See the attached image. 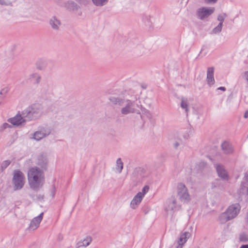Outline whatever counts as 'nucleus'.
I'll return each instance as SVG.
<instances>
[{
  "label": "nucleus",
  "instance_id": "f257e3e1",
  "mask_svg": "<svg viewBox=\"0 0 248 248\" xmlns=\"http://www.w3.org/2000/svg\"><path fill=\"white\" fill-rule=\"evenodd\" d=\"M109 100L113 104L121 107L120 112L122 116L135 113L140 114V106L135 100L120 97H111Z\"/></svg>",
  "mask_w": 248,
  "mask_h": 248
},
{
  "label": "nucleus",
  "instance_id": "f03ea898",
  "mask_svg": "<svg viewBox=\"0 0 248 248\" xmlns=\"http://www.w3.org/2000/svg\"><path fill=\"white\" fill-rule=\"evenodd\" d=\"M28 180L31 189L35 191L39 190L45 183L43 171L37 167L31 168L28 172Z\"/></svg>",
  "mask_w": 248,
  "mask_h": 248
},
{
  "label": "nucleus",
  "instance_id": "7ed1b4c3",
  "mask_svg": "<svg viewBox=\"0 0 248 248\" xmlns=\"http://www.w3.org/2000/svg\"><path fill=\"white\" fill-rule=\"evenodd\" d=\"M25 182L26 178L23 173L18 170H15L12 182L14 190H21L24 187Z\"/></svg>",
  "mask_w": 248,
  "mask_h": 248
},
{
  "label": "nucleus",
  "instance_id": "20e7f679",
  "mask_svg": "<svg viewBox=\"0 0 248 248\" xmlns=\"http://www.w3.org/2000/svg\"><path fill=\"white\" fill-rule=\"evenodd\" d=\"M42 109L40 106H34L22 111V115L28 120H33L38 118L42 114Z\"/></svg>",
  "mask_w": 248,
  "mask_h": 248
},
{
  "label": "nucleus",
  "instance_id": "39448f33",
  "mask_svg": "<svg viewBox=\"0 0 248 248\" xmlns=\"http://www.w3.org/2000/svg\"><path fill=\"white\" fill-rule=\"evenodd\" d=\"M177 195L179 200L182 202H186L190 201V196L188 189L185 185L182 183H179L177 184Z\"/></svg>",
  "mask_w": 248,
  "mask_h": 248
},
{
  "label": "nucleus",
  "instance_id": "423d86ee",
  "mask_svg": "<svg viewBox=\"0 0 248 248\" xmlns=\"http://www.w3.org/2000/svg\"><path fill=\"white\" fill-rule=\"evenodd\" d=\"M51 132V129L48 126H42L39 129L35 131L31 137L33 139L37 141H40L43 139L49 136Z\"/></svg>",
  "mask_w": 248,
  "mask_h": 248
},
{
  "label": "nucleus",
  "instance_id": "0eeeda50",
  "mask_svg": "<svg viewBox=\"0 0 248 248\" xmlns=\"http://www.w3.org/2000/svg\"><path fill=\"white\" fill-rule=\"evenodd\" d=\"M27 120L26 118L24 117L22 114H17L15 117L9 119L8 122L13 125L19 126L25 125Z\"/></svg>",
  "mask_w": 248,
  "mask_h": 248
},
{
  "label": "nucleus",
  "instance_id": "6e6552de",
  "mask_svg": "<svg viewBox=\"0 0 248 248\" xmlns=\"http://www.w3.org/2000/svg\"><path fill=\"white\" fill-rule=\"evenodd\" d=\"M176 199L174 197H171L166 202L165 210L167 214H172L176 208Z\"/></svg>",
  "mask_w": 248,
  "mask_h": 248
},
{
  "label": "nucleus",
  "instance_id": "1a4fd4ad",
  "mask_svg": "<svg viewBox=\"0 0 248 248\" xmlns=\"http://www.w3.org/2000/svg\"><path fill=\"white\" fill-rule=\"evenodd\" d=\"M240 210V205L238 204H234L230 205L226 211L232 219L237 216Z\"/></svg>",
  "mask_w": 248,
  "mask_h": 248
},
{
  "label": "nucleus",
  "instance_id": "9d476101",
  "mask_svg": "<svg viewBox=\"0 0 248 248\" xmlns=\"http://www.w3.org/2000/svg\"><path fill=\"white\" fill-rule=\"evenodd\" d=\"M214 11V8L203 7L199 9L198 16L200 19H203L211 15Z\"/></svg>",
  "mask_w": 248,
  "mask_h": 248
},
{
  "label": "nucleus",
  "instance_id": "9b49d317",
  "mask_svg": "<svg viewBox=\"0 0 248 248\" xmlns=\"http://www.w3.org/2000/svg\"><path fill=\"white\" fill-rule=\"evenodd\" d=\"M48 160L46 154L42 153L37 156L36 164L43 169H46L47 165Z\"/></svg>",
  "mask_w": 248,
  "mask_h": 248
},
{
  "label": "nucleus",
  "instance_id": "f8f14e48",
  "mask_svg": "<svg viewBox=\"0 0 248 248\" xmlns=\"http://www.w3.org/2000/svg\"><path fill=\"white\" fill-rule=\"evenodd\" d=\"M216 170L218 176L224 180H228L229 179L228 173L223 166L217 164Z\"/></svg>",
  "mask_w": 248,
  "mask_h": 248
},
{
  "label": "nucleus",
  "instance_id": "ddd939ff",
  "mask_svg": "<svg viewBox=\"0 0 248 248\" xmlns=\"http://www.w3.org/2000/svg\"><path fill=\"white\" fill-rule=\"evenodd\" d=\"M43 216V213H42L37 217H34L31 222L29 229L31 231L36 230L39 227L42 220Z\"/></svg>",
  "mask_w": 248,
  "mask_h": 248
},
{
  "label": "nucleus",
  "instance_id": "4468645a",
  "mask_svg": "<svg viewBox=\"0 0 248 248\" xmlns=\"http://www.w3.org/2000/svg\"><path fill=\"white\" fill-rule=\"evenodd\" d=\"M214 68L213 67H209L207 70L206 81L208 85L210 86L215 84V80L214 77Z\"/></svg>",
  "mask_w": 248,
  "mask_h": 248
},
{
  "label": "nucleus",
  "instance_id": "2eb2a0df",
  "mask_svg": "<svg viewBox=\"0 0 248 248\" xmlns=\"http://www.w3.org/2000/svg\"><path fill=\"white\" fill-rule=\"evenodd\" d=\"M92 240L93 238L91 236H86L77 243V248H86L91 244Z\"/></svg>",
  "mask_w": 248,
  "mask_h": 248
},
{
  "label": "nucleus",
  "instance_id": "dca6fc26",
  "mask_svg": "<svg viewBox=\"0 0 248 248\" xmlns=\"http://www.w3.org/2000/svg\"><path fill=\"white\" fill-rule=\"evenodd\" d=\"M221 147L223 153L225 154H232L233 152V147L228 141H223L221 144Z\"/></svg>",
  "mask_w": 248,
  "mask_h": 248
},
{
  "label": "nucleus",
  "instance_id": "f3484780",
  "mask_svg": "<svg viewBox=\"0 0 248 248\" xmlns=\"http://www.w3.org/2000/svg\"><path fill=\"white\" fill-rule=\"evenodd\" d=\"M143 198L139 194H137L133 198L130 203V207L133 209L138 208L139 204L141 202Z\"/></svg>",
  "mask_w": 248,
  "mask_h": 248
},
{
  "label": "nucleus",
  "instance_id": "a211bd4d",
  "mask_svg": "<svg viewBox=\"0 0 248 248\" xmlns=\"http://www.w3.org/2000/svg\"><path fill=\"white\" fill-rule=\"evenodd\" d=\"M190 234L188 232H185L182 233L178 240V245L176 248H182L183 245L186 242L188 238L189 237Z\"/></svg>",
  "mask_w": 248,
  "mask_h": 248
},
{
  "label": "nucleus",
  "instance_id": "6ab92c4d",
  "mask_svg": "<svg viewBox=\"0 0 248 248\" xmlns=\"http://www.w3.org/2000/svg\"><path fill=\"white\" fill-rule=\"evenodd\" d=\"M65 6L69 11H72L74 13L78 12L79 9V6L73 1L68 2L66 4Z\"/></svg>",
  "mask_w": 248,
  "mask_h": 248
},
{
  "label": "nucleus",
  "instance_id": "aec40b11",
  "mask_svg": "<svg viewBox=\"0 0 248 248\" xmlns=\"http://www.w3.org/2000/svg\"><path fill=\"white\" fill-rule=\"evenodd\" d=\"M49 24L54 30H58L59 28L61 22L56 17L53 16L50 18Z\"/></svg>",
  "mask_w": 248,
  "mask_h": 248
},
{
  "label": "nucleus",
  "instance_id": "412c9836",
  "mask_svg": "<svg viewBox=\"0 0 248 248\" xmlns=\"http://www.w3.org/2000/svg\"><path fill=\"white\" fill-rule=\"evenodd\" d=\"M181 107L185 110V111L187 113L189 108V101L187 98L182 97L181 98Z\"/></svg>",
  "mask_w": 248,
  "mask_h": 248
},
{
  "label": "nucleus",
  "instance_id": "4be33fe9",
  "mask_svg": "<svg viewBox=\"0 0 248 248\" xmlns=\"http://www.w3.org/2000/svg\"><path fill=\"white\" fill-rule=\"evenodd\" d=\"M231 219H232L231 217H229L226 211L221 213L218 217V220L222 224H224Z\"/></svg>",
  "mask_w": 248,
  "mask_h": 248
},
{
  "label": "nucleus",
  "instance_id": "5701e85b",
  "mask_svg": "<svg viewBox=\"0 0 248 248\" xmlns=\"http://www.w3.org/2000/svg\"><path fill=\"white\" fill-rule=\"evenodd\" d=\"M29 78L33 83L38 84L41 80V76L38 73H34L29 76Z\"/></svg>",
  "mask_w": 248,
  "mask_h": 248
},
{
  "label": "nucleus",
  "instance_id": "b1692460",
  "mask_svg": "<svg viewBox=\"0 0 248 248\" xmlns=\"http://www.w3.org/2000/svg\"><path fill=\"white\" fill-rule=\"evenodd\" d=\"M123 168V163L121 158L117 159L116 161V170L119 172H121Z\"/></svg>",
  "mask_w": 248,
  "mask_h": 248
},
{
  "label": "nucleus",
  "instance_id": "393cba45",
  "mask_svg": "<svg viewBox=\"0 0 248 248\" xmlns=\"http://www.w3.org/2000/svg\"><path fill=\"white\" fill-rule=\"evenodd\" d=\"M93 3L97 6H101L106 4L108 0H92Z\"/></svg>",
  "mask_w": 248,
  "mask_h": 248
},
{
  "label": "nucleus",
  "instance_id": "a878e982",
  "mask_svg": "<svg viewBox=\"0 0 248 248\" xmlns=\"http://www.w3.org/2000/svg\"><path fill=\"white\" fill-rule=\"evenodd\" d=\"M149 190V187L148 186H145L142 188L141 191L139 192L137 194L143 198L145 194L148 192Z\"/></svg>",
  "mask_w": 248,
  "mask_h": 248
},
{
  "label": "nucleus",
  "instance_id": "bb28decb",
  "mask_svg": "<svg viewBox=\"0 0 248 248\" xmlns=\"http://www.w3.org/2000/svg\"><path fill=\"white\" fill-rule=\"evenodd\" d=\"M222 28V25H221V23H219V24L212 30V33L214 34L219 33L221 31Z\"/></svg>",
  "mask_w": 248,
  "mask_h": 248
},
{
  "label": "nucleus",
  "instance_id": "cd10ccee",
  "mask_svg": "<svg viewBox=\"0 0 248 248\" xmlns=\"http://www.w3.org/2000/svg\"><path fill=\"white\" fill-rule=\"evenodd\" d=\"M0 5L5 6H12V2L9 0H0Z\"/></svg>",
  "mask_w": 248,
  "mask_h": 248
},
{
  "label": "nucleus",
  "instance_id": "c85d7f7f",
  "mask_svg": "<svg viewBox=\"0 0 248 248\" xmlns=\"http://www.w3.org/2000/svg\"><path fill=\"white\" fill-rule=\"evenodd\" d=\"M142 113L145 115L147 118L149 119H151L152 118V115L151 113L147 109L143 108L142 109Z\"/></svg>",
  "mask_w": 248,
  "mask_h": 248
},
{
  "label": "nucleus",
  "instance_id": "c756f323",
  "mask_svg": "<svg viewBox=\"0 0 248 248\" xmlns=\"http://www.w3.org/2000/svg\"><path fill=\"white\" fill-rule=\"evenodd\" d=\"M11 163V161L9 160H5L1 164V168L2 170L6 169Z\"/></svg>",
  "mask_w": 248,
  "mask_h": 248
},
{
  "label": "nucleus",
  "instance_id": "7c9ffc66",
  "mask_svg": "<svg viewBox=\"0 0 248 248\" xmlns=\"http://www.w3.org/2000/svg\"><path fill=\"white\" fill-rule=\"evenodd\" d=\"M226 16L227 15L225 14H222L218 15L217 20L220 22L219 23H221V25H222L224 20Z\"/></svg>",
  "mask_w": 248,
  "mask_h": 248
},
{
  "label": "nucleus",
  "instance_id": "2f4dec72",
  "mask_svg": "<svg viewBox=\"0 0 248 248\" xmlns=\"http://www.w3.org/2000/svg\"><path fill=\"white\" fill-rule=\"evenodd\" d=\"M239 239L241 241L246 242L248 241V236L245 234H241L240 235Z\"/></svg>",
  "mask_w": 248,
  "mask_h": 248
},
{
  "label": "nucleus",
  "instance_id": "473e14b6",
  "mask_svg": "<svg viewBox=\"0 0 248 248\" xmlns=\"http://www.w3.org/2000/svg\"><path fill=\"white\" fill-rule=\"evenodd\" d=\"M8 89L6 88L2 89L0 91V96H3L4 98L8 93Z\"/></svg>",
  "mask_w": 248,
  "mask_h": 248
},
{
  "label": "nucleus",
  "instance_id": "72a5a7b5",
  "mask_svg": "<svg viewBox=\"0 0 248 248\" xmlns=\"http://www.w3.org/2000/svg\"><path fill=\"white\" fill-rule=\"evenodd\" d=\"M10 125L7 123H4L1 126L2 129H6L8 127H10Z\"/></svg>",
  "mask_w": 248,
  "mask_h": 248
},
{
  "label": "nucleus",
  "instance_id": "f704fd0d",
  "mask_svg": "<svg viewBox=\"0 0 248 248\" xmlns=\"http://www.w3.org/2000/svg\"><path fill=\"white\" fill-rule=\"evenodd\" d=\"M180 145V142L176 141L173 143V147L175 148H177Z\"/></svg>",
  "mask_w": 248,
  "mask_h": 248
},
{
  "label": "nucleus",
  "instance_id": "c9c22d12",
  "mask_svg": "<svg viewBox=\"0 0 248 248\" xmlns=\"http://www.w3.org/2000/svg\"><path fill=\"white\" fill-rule=\"evenodd\" d=\"M205 0L208 3H215L217 1V0Z\"/></svg>",
  "mask_w": 248,
  "mask_h": 248
},
{
  "label": "nucleus",
  "instance_id": "e433bc0d",
  "mask_svg": "<svg viewBox=\"0 0 248 248\" xmlns=\"http://www.w3.org/2000/svg\"><path fill=\"white\" fill-rule=\"evenodd\" d=\"M217 89L218 90H222L223 91H226V88L225 87H220L218 88Z\"/></svg>",
  "mask_w": 248,
  "mask_h": 248
},
{
  "label": "nucleus",
  "instance_id": "4c0bfd02",
  "mask_svg": "<svg viewBox=\"0 0 248 248\" xmlns=\"http://www.w3.org/2000/svg\"><path fill=\"white\" fill-rule=\"evenodd\" d=\"M244 117L245 118H248V111H247L245 112V113L244 114Z\"/></svg>",
  "mask_w": 248,
  "mask_h": 248
},
{
  "label": "nucleus",
  "instance_id": "58836bf2",
  "mask_svg": "<svg viewBox=\"0 0 248 248\" xmlns=\"http://www.w3.org/2000/svg\"><path fill=\"white\" fill-rule=\"evenodd\" d=\"M4 98L3 96H0V106L2 104Z\"/></svg>",
  "mask_w": 248,
  "mask_h": 248
},
{
  "label": "nucleus",
  "instance_id": "ea45409f",
  "mask_svg": "<svg viewBox=\"0 0 248 248\" xmlns=\"http://www.w3.org/2000/svg\"><path fill=\"white\" fill-rule=\"evenodd\" d=\"M143 20L146 22V20H148V16H144L143 18Z\"/></svg>",
  "mask_w": 248,
  "mask_h": 248
},
{
  "label": "nucleus",
  "instance_id": "a19ab883",
  "mask_svg": "<svg viewBox=\"0 0 248 248\" xmlns=\"http://www.w3.org/2000/svg\"><path fill=\"white\" fill-rule=\"evenodd\" d=\"M244 181H246V182H248V175L245 176Z\"/></svg>",
  "mask_w": 248,
  "mask_h": 248
},
{
  "label": "nucleus",
  "instance_id": "79ce46f5",
  "mask_svg": "<svg viewBox=\"0 0 248 248\" xmlns=\"http://www.w3.org/2000/svg\"><path fill=\"white\" fill-rule=\"evenodd\" d=\"M148 107H149V108H151L152 107V103H151V102H150V103H149V104H148Z\"/></svg>",
  "mask_w": 248,
  "mask_h": 248
},
{
  "label": "nucleus",
  "instance_id": "37998d69",
  "mask_svg": "<svg viewBox=\"0 0 248 248\" xmlns=\"http://www.w3.org/2000/svg\"><path fill=\"white\" fill-rule=\"evenodd\" d=\"M241 248H248V245H244L241 247Z\"/></svg>",
  "mask_w": 248,
  "mask_h": 248
},
{
  "label": "nucleus",
  "instance_id": "c03bdc74",
  "mask_svg": "<svg viewBox=\"0 0 248 248\" xmlns=\"http://www.w3.org/2000/svg\"><path fill=\"white\" fill-rule=\"evenodd\" d=\"M244 184H245L244 182L242 183V185H241L242 187H245L246 186L244 185Z\"/></svg>",
  "mask_w": 248,
  "mask_h": 248
},
{
  "label": "nucleus",
  "instance_id": "a18cd8bd",
  "mask_svg": "<svg viewBox=\"0 0 248 248\" xmlns=\"http://www.w3.org/2000/svg\"><path fill=\"white\" fill-rule=\"evenodd\" d=\"M246 219H247V221H248V213H247V215Z\"/></svg>",
  "mask_w": 248,
  "mask_h": 248
}]
</instances>
